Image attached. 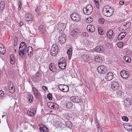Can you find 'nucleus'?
I'll return each mask as SVG.
<instances>
[{
    "mask_svg": "<svg viewBox=\"0 0 132 132\" xmlns=\"http://www.w3.org/2000/svg\"><path fill=\"white\" fill-rule=\"evenodd\" d=\"M102 13L104 16L109 17L112 15L113 11L111 7L109 6H106L103 8Z\"/></svg>",
    "mask_w": 132,
    "mask_h": 132,
    "instance_id": "nucleus-1",
    "label": "nucleus"
},
{
    "mask_svg": "<svg viewBox=\"0 0 132 132\" xmlns=\"http://www.w3.org/2000/svg\"><path fill=\"white\" fill-rule=\"evenodd\" d=\"M93 10V7L91 4H88L85 7H84L83 9L84 13L87 15H89L91 14Z\"/></svg>",
    "mask_w": 132,
    "mask_h": 132,
    "instance_id": "nucleus-2",
    "label": "nucleus"
},
{
    "mask_svg": "<svg viewBox=\"0 0 132 132\" xmlns=\"http://www.w3.org/2000/svg\"><path fill=\"white\" fill-rule=\"evenodd\" d=\"M59 50L58 47L56 44L53 45L51 49L50 53L51 55L53 56H56Z\"/></svg>",
    "mask_w": 132,
    "mask_h": 132,
    "instance_id": "nucleus-3",
    "label": "nucleus"
},
{
    "mask_svg": "<svg viewBox=\"0 0 132 132\" xmlns=\"http://www.w3.org/2000/svg\"><path fill=\"white\" fill-rule=\"evenodd\" d=\"M71 19L73 21H78L81 19L79 15L76 13H73L71 15Z\"/></svg>",
    "mask_w": 132,
    "mask_h": 132,
    "instance_id": "nucleus-4",
    "label": "nucleus"
},
{
    "mask_svg": "<svg viewBox=\"0 0 132 132\" xmlns=\"http://www.w3.org/2000/svg\"><path fill=\"white\" fill-rule=\"evenodd\" d=\"M97 70L98 73L100 74H103L106 72L107 69L106 67L103 65H101L98 67Z\"/></svg>",
    "mask_w": 132,
    "mask_h": 132,
    "instance_id": "nucleus-5",
    "label": "nucleus"
},
{
    "mask_svg": "<svg viewBox=\"0 0 132 132\" xmlns=\"http://www.w3.org/2000/svg\"><path fill=\"white\" fill-rule=\"evenodd\" d=\"M81 58L84 61L90 63L92 62V61L89 56L86 54H83L82 55Z\"/></svg>",
    "mask_w": 132,
    "mask_h": 132,
    "instance_id": "nucleus-6",
    "label": "nucleus"
},
{
    "mask_svg": "<svg viewBox=\"0 0 132 132\" xmlns=\"http://www.w3.org/2000/svg\"><path fill=\"white\" fill-rule=\"evenodd\" d=\"M111 87L114 90L120 89L119 85L116 81H114L112 83Z\"/></svg>",
    "mask_w": 132,
    "mask_h": 132,
    "instance_id": "nucleus-7",
    "label": "nucleus"
},
{
    "mask_svg": "<svg viewBox=\"0 0 132 132\" xmlns=\"http://www.w3.org/2000/svg\"><path fill=\"white\" fill-rule=\"evenodd\" d=\"M58 40L59 42L61 44L64 43L65 42L66 40L65 35H61V36L59 37Z\"/></svg>",
    "mask_w": 132,
    "mask_h": 132,
    "instance_id": "nucleus-8",
    "label": "nucleus"
},
{
    "mask_svg": "<svg viewBox=\"0 0 132 132\" xmlns=\"http://www.w3.org/2000/svg\"><path fill=\"white\" fill-rule=\"evenodd\" d=\"M120 74L121 77L124 78H127L129 76L128 72L124 70H122Z\"/></svg>",
    "mask_w": 132,
    "mask_h": 132,
    "instance_id": "nucleus-9",
    "label": "nucleus"
},
{
    "mask_svg": "<svg viewBox=\"0 0 132 132\" xmlns=\"http://www.w3.org/2000/svg\"><path fill=\"white\" fill-rule=\"evenodd\" d=\"M105 77L107 81H110L113 78V74L112 72H109L106 75Z\"/></svg>",
    "mask_w": 132,
    "mask_h": 132,
    "instance_id": "nucleus-10",
    "label": "nucleus"
},
{
    "mask_svg": "<svg viewBox=\"0 0 132 132\" xmlns=\"http://www.w3.org/2000/svg\"><path fill=\"white\" fill-rule=\"evenodd\" d=\"M71 98L73 102L76 103L80 102L82 100L78 96H72Z\"/></svg>",
    "mask_w": 132,
    "mask_h": 132,
    "instance_id": "nucleus-11",
    "label": "nucleus"
},
{
    "mask_svg": "<svg viewBox=\"0 0 132 132\" xmlns=\"http://www.w3.org/2000/svg\"><path fill=\"white\" fill-rule=\"evenodd\" d=\"M34 93L35 96L36 97L37 99L40 98V93L38 92L37 89L35 87L33 88Z\"/></svg>",
    "mask_w": 132,
    "mask_h": 132,
    "instance_id": "nucleus-12",
    "label": "nucleus"
},
{
    "mask_svg": "<svg viewBox=\"0 0 132 132\" xmlns=\"http://www.w3.org/2000/svg\"><path fill=\"white\" fill-rule=\"evenodd\" d=\"M87 30L91 33L94 32L95 30L94 26V25L90 24L88 25L87 26Z\"/></svg>",
    "mask_w": 132,
    "mask_h": 132,
    "instance_id": "nucleus-13",
    "label": "nucleus"
},
{
    "mask_svg": "<svg viewBox=\"0 0 132 132\" xmlns=\"http://www.w3.org/2000/svg\"><path fill=\"white\" fill-rule=\"evenodd\" d=\"M24 19L25 21L28 22L32 20L31 15L29 14H27L26 15L25 17L24 18Z\"/></svg>",
    "mask_w": 132,
    "mask_h": 132,
    "instance_id": "nucleus-14",
    "label": "nucleus"
},
{
    "mask_svg": "<svg viewBox=\"0 0 132 132\" xmlns=\"http://www.w3.org/2000/svg\"><path fill=\"white\" fill-rule=\"evenodd\" d=\"M96 51L98 52L102 53L104 51V48L101 46H96L95 48Z\"/></svg>",
    "mask_w": 132,
    "mask_h": 132,
    "instance_id": "nucleus-15",
    "label": "nucleus"
},
{
    "mask_svg": "<svg viewBox=\"0 0 132 132\" xmlns=\"http://www.w3.org/2000/svg\"><path fill=\"white\" fill-rule=\"evenodd\" d=\"M131 101H130V99L128 98L125 100L124 103L127 107H129L131 105Z\"/></svg>",
    "mask_w": 132,
    "mask_h": 132,
    "instance_id": "nucleus-16",
    "label": "nucleus"
},
{
    "mask_svg": "<svg viewBox=\"0 0 132 132\" xmlns=\"http://www.w3.org/2000/svg\"><path fill=\"white\" fill-rule=\"evenodd\" d=\"M80 32V30L78 28H76L72 30L71 33V35L73 36H76L77 33Z\"/></svg>",
    "mask_w": 132,
    "mask_h": 132,
    "instance_id": "nucleus-17",
    "label": "nucleus"
},
{
    "mask_svg": "<svg viewBox=\"0 0 132 132\" xmlns=\"http://www.w3.org/2000/svg\"><path fill=\"white\" fill-rule=\"evenodd\" d=\"M20 51H19V54L21 56H22L23 55H24L25 53H26V48H21V49H20Z\"/></svg>",
    "mask_w": 132,
    "mask_h": 132,
    "instance_id": "nucleus-18",
    "label": "nucleus"
},
{
    "mask_svg": "<svg viewBox=\"0 0 132 132\" xmlns=\"http://www.w3.org/2000/svg\"><path fill=\"white\" fill-rule=\"evenodd\" d=\"M113 31L110 30L108 31L106 33L107 37L109 39H110L113 37Z\"/></svg>",
    "mask_w": 132,
    "mask_h": 132,
    "instance_id": "nucleus-19",
    "label": "nucleus"
},
{
    "mask_svg": "<svg viewBox=\"0 0 132 132\" xmlns=\"http://www.w3.org/2000/svg\"><path fill=\"white\" fill-rule=\"evenodd\" d=\"M27 114L30 116H33L35 114V113L34 112V109H30V110H28L27 112Z\"/></svg>",
    "mask_w": 132,
    "mask_h": 132,
    "instance_id": "nucleus-20",
    "label": "nucleus"
},
{
    "mask_svg": "<svg viewBox=\"0 0 132 132\" xmlns=\"http://www.w3.org/2000/svg\"><path fill=\"white\" fill-rule=\"evenodd\" d=\"M49 67L50 70L53 72H55L56 71V67L54 66L53 63H51L49 64Z\"/></svg>",
    "mask_w": 132,
    "mask_h": 132,
    "instance_id": "nucleus-21",
    "label": "nucleus"
},
{
    "mask_svg": "<svg viewBox=\"0 0 132 132\" xmlns=\"http://www.w3.org/2000/svg\"><path fill=\"white\" fill-rule=\"evenodd\" d=\"M65 27V24L63 23H61L58 25L57 28L59 30H64Z\"/></svg>",
    "mask_w": 132,
    "mask_h": 132,
    "instance_id": "nucleus-22",
    "label": "nucleus"
},
{
    "mask_svg": "<svg viewBox=\"0 0 132 132\" xmlns=\"http://www.w3.org/2000/svg\"><path fill=\"white\" fill-rule=\"evenodd\" d=\"M67 54L68 55V59L70 60L72 56V49L71 48H69L67 51Z\"/></svg>",
    "mask_w": 132,
    "mask_h": 132,
    "instance_id": "nucleus-23",
    "label": "nucleus"
},
{
    "mask_svg": "<svg viewBox=\"0 0 132 132\" xmlns=\"http://www.w3.org/2000/svg\"><path fill=\"white\" fill-rule=\"evenodd\" d=\"M102 58L100 56L97 55L95 56L94 58L95 61L97 62H100L102 61Z\"/></svg>",
    "mask_w": 132,
    "mask_h": 132,
    "instance_id": "nucleus-24",
    "label": "nucleus"
},
{
    "mask_svg": "<svg viewBox=\"0 0 132 132\" xmlns=\"http://www.w3.org/2000/svg\"><path fill=\"white\" fill-rule=\"evenodd\" d=\"M33 48L31 47H28L27 48V52L28 55H30L32 53Z\"/></svg>",
    "mask_w": 132,
    "mask_h": 132,
    "instance_id": "nucleus-25",
    "label": "nucleus"
},
{
    "mask_svg": "<svg viewBox=\"0 0 132 132\" xmlns=\"http://www.w3.org/2000/svg\"><path fill=\"white\" fill-rule=\"evenodd\" d=\"M124 93L121 90L118 91L117 93V95L119 97H122L124 96Z\"/></svg>",
    "mask_w": 132,
    "mask_h": 132,
    "instance_id": "nucleus-26",
    "label": "nucleus"
},
{
    "mask_svg": "<svg viewBox=\"0 0 132 132\" xmlns=\"http://www.w3.org/2000/svg\"><path fill=\"white\" fill-rule=\"evenodd\" d=\"M58 65L59 67L61 69H64L66 67V63H58Z\"/></svg>",
    "mask_w": 132,
    "mask_h": 132,
    "instance_id": "nucleus-27",
    "label": "nucleus"
},
{
    "mask_svg": "<svg viewBox=\"0 0 132 132\" xmlns=\"http://www.w3.org/2000/svg\"><path fill=\"white\" fill-rule=\"evenodd\" d=\"M39 30L40 33L41 34H44L45 32V30L44 27L43 26H40L39 27Z\"/></svg>",
    "mask_w": 132,
    "mask_h": 132,
    "instance_id": "nucleus-28",
    "label": "nucleus"
},
{
    "mask_svg": "<svg viewBox=\"0 0 132 132\" xmlns=\"http://www.w3.org/2000/svg\"><path fill=\"white\" fill-rule=\"evenodd\" d=\"M67 108L68 109H71L73 106V103L71 102H69L66 104Z\"/></svg>",
    "mask_w": 132,
    "mask_h": 132,
    "instance_id": "nucleus-29",
    "label": "nucleus"
},
{
    "mask_svg": "<svg viewBox=\"0 0 132 132\" xmlns=\"http://www.w3.org/2000/svg\"><path fill=\"white\" fill-rule=\"evenodd\" d=\"M119 30L121 31H125L127 30L124 25L123 24V23L121 24L119 28Z\"/></svg>",
    "mask_w": 132,
    "mask_h": 132,
    "instance_id": "nucleus-30",
    "label": "nucleus"
},
{
    "mask_svg": "<svg viewBox=\"0 0 132 132\" xmlns=\"http://www.w3.org/2000/svg\"><path fill=\"white\" fill-rule=\"evenodd\" d=\"M65 125L67 127L71 128L72 127V124L70 121H67L65 122Z\"/></svg>",
    "mask_w": 132,
    "mask_h": 132,
    "instance_id": "nucleus-31",
    "label": "nucleus"
},
{
    "mask_svg": "<svg viewBox=\"0 0 132 132\" xmlns=\"http://www.w3.org/2000/svg\"><path fill=\"white\" fill-rule=\"evenodd\" d=\"M10 86H11V88L9 89V91L10 93H13L14 92L15 90V87L13 83Z\"/></svg>",
    "mask_w": 132,
    "mask_h": 132,
    "instance_id": "nucleus-32",
    "label": "nucleus"
},
{
    "mask_svg": "<svg viewBox=\"0 0 132 132\" xmlns=\"http://www.w3.org/2000/svg\"><path fill=\"white\" fill-rule=\"evenodd\" d=\"M25 43L24 42H22L21 43L19 46V51H21L20 49H21V48L24 47V48H26L27 46L25 45Z\"/></svg>",
    "mask_w": 132,
    "mask_h": 132,
    "instance_id": "nucleus-33",
    "label": "nucleus"
},
{
    "mask_svg": "<svg viewBox=\"0 0 132 132\" xmlns=\"http://www.w3.org/2000/svg\"><path fill=\"white\" fill-rule=\"evenodd\" d=\"M10 62L11 64H13L15 61V59L14 56L12 55H11L10 56Z\"/></svg>",
    "mask_w": 132,
    "mask_h": 132,
    "instance_id": "nucleus-34",
    "label": "nucleus"
},
{
    "mask_svg": "<svg viewBox=\"0 0 132 132\" xmlns=\"http://www.w3.org/2000/svg\"><path fill=\"white\" fill-rule=\"evenodd\" d=\"M27 99L28 102H29V103L32 102L33 100V97L32 95H28V97L27 98Z\"/></svg>",
    "mask_w": 132,
    "mask_h": 132,
    "instance_id": "nucleus-35",
    "label": "nucleus"
},
{
    "mask_svg": "<svg viewBox=\"0 0 132 132\" xmlns=\"http://www.w3.org/2000/svg\"><path fill=\"white\" fill-rule=\"evenodd\" d=\"M123 24L127 29L130 27L131 25V23L130 22H125L124 23H123Z\"/></svg>",
    "mask_w": 132,
    "mask_h": 132,
    "instance_id": "nucleus-36",
    "label": "nucleus"
},
{
    "mask_svg": "<svg viewBox=\"0 0 132 132\" xmlns=\"http://www.w3.org/2000/svg\"><path fill=\"white\" fill-rule=\"evenodd\" d=\"M123 59L127 62L130 63L131 62V59L128 56H125Z\"/></svg>",
    "mask_w": 132,
    "mask_h": 132,
    "instance_id": "nucleus-37",
    "label": "nucleus"
},
{
    "mask_svg": "<svg viewBox=\"0 0 132 132\" xmlns=\"http://www.w3.org/2000/svg\"><path fill=\"white\" fill-rule=\"evenodd\" d=\"M5 7V3L4 1H1L0 3V10H2Z\"/></svg>",
    "mask_w": 132,
    "mask_h": 132,
    "instance_id": "nucleus-38",
    "label": "nucleus"
},
{
    "mask_svg": "<svg viewBox=\"0 0 132 132\" xmlns=\"http://www.w3.org/2000/svg\"><path fill=\"white\" fill-rule=\"evenodd\" d=\"M69 90V87L66 85H64V87L63 88V90L62 91L64 92H67Z\"/></svg>",
    "mask_w": 132,
    "mask_h": 132,
    "instance_id": "nucleus-39",
    "label": "nucleus"
},
{
    "mask_svg": "<svg viewBox=\"0 0 132 132\" xmlns=\"http://www.w3.org/2000/svg\"><path fill=\"white\" fill-rule=\"evenodd\" d=\"M71 118V117L70 114L67 113L65 114L64 118L65 119H67L68 120H69Z\"/></svg>",
    "mask_w": 132,
    "mask_h": 132,
    "instance_id": "nucleus-40",
    "label": "nucleus"
},
{
    "mask_svg": "<svg viewBox=\"0 0 132 132\" xmlns=\"http://www.w3.org/2000/svg\"><path fill=\"white\" fill-rule=\"evenodd\" d=\"M5 52V49L4 47L0 48V53L1 54L4 55Z\"/></svg>",
    "mask_w": 132,
    "mask_h": 132,
    "instance_id": "nucleus-41",
    "label": "nucleus"
},
{
    "mask_svg": "<svg viewBox=\"0 0 132 132\" xmlns=\"http://www.w3.org/2000/svg\"><path fill=\"white\" fill-rule=\"evenodd\" d=\"M4 95V92L2 90H0V99L2 100L3 99Z\"/></svg>",
    "mask_w": 132,
    "mask_h": 132,
    "instance_id": "nucleus-42",
    "label": "nucleus"
},
{
    "mask_svg": "<svg viewBox=\"0 0 132 132\" xmlns=\"http://www.w3.org/2000/svg\"><path fill=\"white\" fill-rule=\"evenodd\" d=\"M94 2L96 4V7L97 9L99 8V4L98 0H94Z\"/></svg>",
    "mask_w": 132,
    "mask_h": 132,
    "instance_id": "nucleus-43",
    "label": "nucleus"
},
{
    "mask_svg": "<svg viewBox=\"0 0 132 132\" xmlns=\"http://www.w3.org/2000/svg\"><path fill=\"white\" fill-rule=\"evenodd\" d=\"M17 4L18 5V10H20L21 9L22 7V4L20 2H18L17 3Z\"/></svg>",
    "mask_w": 132,
    "mask_h": 132,
    "instance_id": "nucleus-44",
    "label": "nucleus"
},
{
    "mask_svg": "<svg viewBox=\"0 0 132 132\" xmlns=\"http://www.w3.org/2000/svg\"><path fill=\"white\" fill-rule=\"evenodd\" d=\"M47 98L49 100H52V95L51 93H48L47 95Z\"/></svg>",
    "mask_w": 132,
    "mask_h": 132,
    "instance_id": "nucleus-45",
    "label": "nucleus"
},
{
    "mask_svg": "<svg viewBox=\"0 0 132 132\" xmlns=\"http://www.w3.org/2000/svg\"><path fill=\"white\" fill-rule=\"evenodd\" d=\"M105 20L104 19L101 18L98 20L100 23L101 24H103Z\"/></svg>",
    "mask_w": 132,
    "mask_h": 132,
    "instance_id": "nucleus-46",
    "label": "nucleus"
},
{
    "mask_svg": "<svg viewBox=\"0 0 132 132\" xmlns=\"http://www.w3.org/2000/svg\"><path fill=\"white\" fill-rule=\"evenodd\" d=\"M39 126L40 127L39 129L42 132H43V128L44 125L42 124H41L40 125H39Z\"/></svg>",
    "mask_w": 132,
    "mask_h": 132,
    "instance_id": "nucleus-47",
    "label": "nucleus"
},
{
    "mask_svg": "<svg viewBox=\"0 0 132 132\" xmlns=\"http://www.w3.org/2000/svg\"><path fill=\"white\" fill-rule=\"evenodd\" d=\"M98 33L100 35H102L103 34V31L101 27H99L98 28Z\"/></svg>",
    "mask_w": 132,
    "mask_h": 132,
    "instance_id": "nucleus-48",
    "label": "nucleus"
},
{
    "mask_svg": "<svg viewBox=\"0 0 132 132\" xmlns=\"http://www.w3.org/2000/svg\"><path fill=\"white\" fill-rule=\"evenodd\" d=\"M127 130L129 131H130L132 130V126L131 125H128L127 127Z\"/></svg>",
    "mask_w": 132,
    "mask_h": 132,
    "instance_id": "nucleus-49",
    "label": "nucleus"
},
{
    "mask_svg": "<svg viewBox=\"0 0 132 132\" xmlns=\"http://www.w3.org/2000/svg\"><path fill=\"white\" fill-rule=\"evenodd\" d=\"M123 42H120L118 43L117 46L119 48H121L123 47Z\"/></svg>",
    "mask_w": 132,
    "mask_h": 132,
    "instance_id": "nucleus-50",
    "label": "nucleus"
},
{
    "mask_svg": "<svg viewBox=\"0 0 132 132\" xmlns=\"http://www.w3.org/2000/svg\"><path fill=\"white\" fill-rule=\"evenodd\" d=\"M59 63H66V62L65 60L62 57L61 59L59 61Z\"/></svg>",
    "mask_w": 132,
    "mask_h": 132,
    "instance_id": "nucleus-51",
    "label": "nucleus"
},
{
    "mask_svg": "<svg viewBox=\"0 0 132 132\" xmlns=\"http://www.w3.org/2000/svg\"><path fill=\"white\" fill-rule=\"evenodd\" d=\"M122 120L124 121H128V119L126 116H124L122 117Z\"/></svg>",
    "mask_w": 132,
    "mask_h": 132,
    "instance_id": "nucleus-52",
    "label": "nucleus"
},
{
    "mask_svg": "<svg viewBox=\"0 0 132 132\" xmlns=\"http://www.w3.org/2000/svg\"><path fill=\"white\" fill-rule=\"evenodd\" d=\"M54 103L52 102H49L48 103H47V105L49 107V108H50L51 107V108L52 107Z\"/></svg>",
    "mask_w": 132,
    "mask_h": 132,
    "instance_id": "nucleus-53",
    "label": "nucleus"
},
{
    "mask_svg": "<svg viewBox=\"0 0 132 132\" xmlns=\"http://www.w3.org/2000/svg\"><path fill=\"white\" fill-rule=\"evenodd\" d=\"M93 21V19L90 17L88 18L87 19V21L89 23L92 22Z\"/></svg>",
    "mask_w": 132,
    "mask_h": 132,
    "instance_id": "nucleus-54",
    "label": "nucleus"
},
{
    "mask_svg": "<svg viewBox=\"0 0 132 132\" xmlns=\"http://www.w3.org/2000/svg\"><path fill=\"white\" fill-rule=\"evenodd\" d=\"M57 106L58 105L57 104H55V103H54L52 108L54 109H56V108H57Z\"/></svg>",
    "mask_w": 132,
    "mask_h": 132,
    "instance_id": "nucleus-55",
    "label": "nucleus"
},
{
    "mask_svg": "<svg viewBox=\"0 0 132 132\" xmlns=\"http://www.w3.org/2000/svg\"><path fill=\"white\" fill-rule=\"evenodd\" d=\"M64 85H59V89L61 91H62L63 89V88L64 87Z\"/></svg>",
    "mask_w": 132,
    "mask_h": 132,
    "instance_id": "nucleus-56",
    "label": "nucleus"
},
{
    "mask_svg": "<svg viewBox=\"0 0 132 132\" xmlns=\"http://www.w3.org/2000/svg\"><path fill=\"white\" fill-rule=\"evenodd\" d=\"M43 132L44 131L45 132H47L48 131V130L47 127L46 126H44V127L43 128Z\"/></svg>",
    "mask_w": 132,
    "mask_h": 132,
    "instance_id": "nucleus-57",
    "label": "nucleus"
},
{
    "mask_svg": "<svg viewBox=\"0 0 132 132\" xmlns=\"http://www.w3.org/2000/svg\"><path fill=\"white\" fill-rule=\"evenodd\" d=\"M17 39L16 38H15L13 42V45L14 46H16L17 44Z\"/></svg>",
    "mask_w": 132,
    "mask_h": 132,
    "instance_id": "nucleus-58",
    "label": "nucleus"
},
{
    "mask_svg": "<svg viewBox=\"0 0 132 132\" xmlns=\"http://www.w3.org/2000/svg\"><path fill=\"white\" fill-rule=\"evenodd\" d=\"M123 38V37L120 34L118 35V39L119 40H121Z\"/></svg>",
    "mask_w": 132,
    "mask_h": 132,
    "instance_id": "nucleus-59",
    "label": "nucleus"
},
{
    "mask_svg": "<svg viewBox=\"0 0 132 132\" xmlns=\"http://www.w3.org/2000/svg\"><path fill=\"white\" fill-rule=\"evenodd\" d=\"M40 8L38 7H36L35 9V11L36 12L38 13L40 11Z\"/></svg>",
    "mask_w": 132,
    "mask_h": 132,
    "instance_id": "nucleus-60",
    "label": "nucleus"
},
{
    "mask_svg": "<svg viewBox=\"0 0 132 132\" xmlns=\"http://www.w3.org/2000/svg\"><path fill=\"white\" fill-rule=\"evenodd\" d=\"M84 36H85V37H87L88 36V34L86 32H84L82 34Z\"/></svg>",
    "mask_w": 132,
    "mask_h": 132,
    "instance_id": "nucleus-61",
    "label": "nucleus"
},
{
    "mask_svg": "<svg viewBox=\"0 0 132 132\" xmlns=\"http://www.w3.org/2000/svg\"><path fill=\"white\" fill-rule=\"evenodd\" d=\"M120 35L122 36L123 37V38L125 36V33L124 32H121Z\"/></svg>",
    "mask_w": 132,
    "mask_h": 132,
    "instance_id": "nucleus-62",
    "label": "nucleus"
},
{
    "mask_svg": "<svg viewBox=\"0 0 132 132\" xmlns=\"http://www.w3.org/2000/svg\"><path fill=\"white\" fill-rule=\"evenodd\" d=\"M124 3V2L123 1H120L119 2V4L122 5H123Z\"/></svg>",
    "mask_w": 132,
    "mask_h": 132,
    "instance_id": "nucleus-63",
    "label": "nucleus"
},
{
    "mask_svg": "<svg viewBox=\"0 0 132 132\" xmlns=\"http://www.w3.org/2000/svg\"><path fill=\"white\" fill-rule=\"evenodd\" d=\"M100 127V126L97 127V128H98V132H103L102 130L100 128H99Z\"/></svg>",
    "mask_w": 132,
    "mask_h": 132,
    "instance_id": "nucleus-64",
    "label": "nucleus"
}]
</instances>
